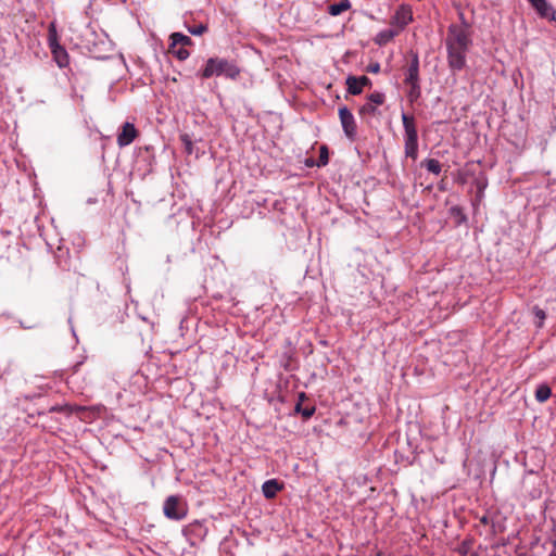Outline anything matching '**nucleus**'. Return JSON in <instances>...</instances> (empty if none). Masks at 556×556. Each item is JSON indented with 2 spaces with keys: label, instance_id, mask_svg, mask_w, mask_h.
I'll use <instances>...</instances> for the list:
<instances>
[{
  "label": "nucleus",
  "instance_id": "f257e3e1",
  "mask_svg": "<svg viewBox=\"0 0 556 556\" xmlns=\"http://www.w3.org/2000/svg\"><path fill=\"white\" fill-rule=\"evenodd\" d=\"M471 40L466 29L452 25L445 39L447 63L452 72H459L466 66V54Z\"/></svg>",
  "mask_w": 556,
  "mask_h": 556
},
{
  "label": "nucleus",
  "instance_id": "f03ea898",
  "mask_svg": "<svg viewBox=\"0 0 556 556\" xmlns=\"http://www.w3.org/2000/svg\"><path fill=\"white\" fill-rule=\"evenodd\" d=\"M241 73L240 67L235 61L223 59V58H210L200 76L204 79L213 76H224L228 79L236 80Z\"/></svg>",
  "mask_w": 556,
  "mask_h": 556
},
{
  "label": "nucleus",
  "instance_id": "7ed1b4c3",
  "mask_svg": "<svg viewBox=\"0 0 556 556\" xmlns=\"http://www.w3.org/2000/svg\"><path fill=\"white\" fill-rule=\"evenodd\" d=\"M402 122L405 130V155L415 161L418 156V132L415 118L412 115L403 113Z\"/></svg>",
  "mask_w": 556,
  "mask_h": 556
},
{
  "label": "nucleus",
  "instance_id": "20e7f679",
  "mask_svg": "<svg viewBox=\"0 0 556 556\" xmlns=\"http://www.w3.org/2000/svg\"><path fill=\"white\" fill-rule=\"evenodd\" d=\"M163 511L167 518L173 520H181L187 515L186 508L180 504V500L176 495H170L166 498Z\"/></svg>",
  "mask_w": 556,
  "mask_h": 556
},
{
  "label": "nucleus",
  "instance_id": "39448f33",
  "mask_svg": "<svg viewBox=\"0 0 556 556\" xmlns=\"http://www.w3.org/2000/svg\"><path fill=\"white\" fill-rule=\"evenodd\" d=\"M339 118L341 122V126L344 135L351 140L354 141L357 134V126L355 118L352 112L346 106H341L339 109Z\"/></svg>",
  "mask_w": 556,
  "mask_h": 556
},
{
  "label": "nucleus",
  "instance_id": "423d86ee",
  "mask_svg": "<svg viewBox=\"0 0 556 556\" xmlns=\"http://www.w3.org/2000/svg\"><path fill=\"white\" fill-rule=\"evenodd\" d=\"M412 8L408 4H401L392 16L390 24L401 31L412 22Z\"/></svg>",
  "mask_w": 556,
  "mask_h": 556
},
{
  "label": "nucleus",
  "instance_id": "0eeeda50",
  "mask_svg": "<svg viewBox=\"0 0 556 556\" xmlns=\"http://www.w3.org/2000/svg\"><path fill=\"white\" fill-rule=\"evenodd\" d=\"M138 136L135 125L126 122L122 125V129L117 135V144L121 148L129 146Z\"/></svg>",
  "mask_w": 556,
  "mask_h": 556
},
{
  "label": "nucleus",
  "instance_id": "6e6552de",
  "mask_svg": "<svg viewBox=\"0 0 556 556\" xmlns=\"http://www.w3.org/2000/svg\"><path fill=\"white\" fill-rule=\"evenodd\" d=\"M345 84L349 93L356 96L362 93L363 87H370L371 80L367 76H348Z\"/></svg>",
  "mask_w": 556,
  "mask_h": 556
},
{
  "label": "nucleus",
  "instance_id": "1a4fd4ad",
  "mask_svg": "<svg viewBox=\"0 0 556 556\" xmlns=\"http://www.w3.org/2000/svg\"><path fill=\"white\" fill-rule=\"evenodd\" d=\"M419 81V58L417 53H412L410 62L405 73V84Z\"/></svg>",
  "mask_w": 556,
  "mask_h": 556
},
{
  "label": "nucleus",
  "instance_id": "9d476101",
  "mask_svg": "<svg viewBox=\"0 0 556 556\" xmlns=\"http://www.w3.org/2000/svg\"><path fill=\"white\" fill-rule=\"evenodd\" d=\"M541 17L555 20V11L546 0H527Z\"/></svg>",
  "mask_w": 556,
  "mask_h": 556
},
{
  "label": "nucleus",
  "instance_id": "9b49d317",
  "mask_svg": "<svg viewBox=\"0 0 556 556\" xmlns=\"http://www.w3.org/2000/svg\"><path fill=\"white\" fill-rule=\"evenodd\" d=\"M50 50L59 67L63 68L68 65V53L61 45L50 47Z\"/></svg>",
  "mask_w": 556,
  "mask_h": 556
},
{
  "label": "nucleus",
  "instance_id": "f8f14e48",
  "mask_svg": "<svg viewBox=\"0 0 556 556\" xmlns=\"http://www.w3.org/2000/svg\"><path fill=\"white\" fill-rule=\"evenodd\" d=\"M280 490H282V484L276 479L267 480L262 485L263 494L268 500L274 498Z\"/></svg>",
  "mask_w": 556,
  "mask_h": 556
},
{
  "label": "nucleus",
  "instance_id": "ddd939ff",
  "mask_svg": "<svg viewBox=\"0 0 556 556\" xmlns=\"http://www.w3.org/2000/svg\"><path fill=\"white\" fill-rule=\"evenodd\" d=\"M399 30L397 29H384V30H381L379 31L376 37H375V42L379 46H384L387 45L389 41H391L395 36L399 35Z\"/></svg>",
  "mask_w": 556,
  "mask_h": 556
},
{
  "label": "nucleus",
  "instance_id": "4468645a",
  "mask_svg": "<svg viewBox=\"0 0 556 556\" xmlns=\"http://www.w3.org/2000/svg\"><path fill=\"white\" fill-rule=\"evenodd\" d=\"M299 397H300V401L304 400L305 399V393H303V392L300 393ZM295 412L300 413L305 419H308V418H311L314 415L315 407L314 406L302 407L301 402H299L295 405Z\"/></svg>",
  "mask_w": 556,
  "mask_h": 556
},
{
  "label": "nucleus",
  "instance_id": "2eb2a0df",
  "mask_svg": "<svg viewBox=\"0 0 556 556\" xmlns=\"http://www.w3.org/2000/svg\"><path fill=\"white\" fill-rule=\"evenodd\" d=\"M552 395V390L547 384H540L535 390V400L539 403L546 402Z\"/></svg>",
  "mask_w": 556,
  "mask_h": 556
},
{
  "label": "nucleus",
  "instance_id": "dca6fc26",
  "mask_svg": "<svg viewBox=\"0 0 556 556\" xmlns=\"http://www.w3.org/2000/svg\"><path fill=\"white\" fill-rule=\"evenodd\" d=\"M60 45L59 42V35L56 30V24L55 22H51L48 26V46L54 47Z\"/></svg>",
  "mask_w": 556,
  "mask_h": 556
},
{
  "label": "nucleus",
  "instance_id": "f3484780",
  "mask_svg": "<svg viewBox=\"0 0 556 556\" xmlns=\"http://www.w3.org/2000/svg\"><path fill=\"white\" fill-rule=\"evenodd\" d=\"M350 8V3L348 0L341 1L339 3L330 4L328 8V13L332 16L340 15L344 11Z\"/></svg>",
  "mask_w": 556,
  "mask_h": 556
},
{
  "label": "nucleus",
  "instance_id": "a211bd4d",
  "mask_svg": "<svg viewBox=\"0 0 556 556\" xmlns=\"http://www.w3.org/2000/svg\"><path fill=\"white\" fill-rule=\"evenodd\" d=\"M170 40H172V47H175L177 45H181L182 47L185 46H189L192 43V40L190 39V37L181 34V33H173L170 35Z\"/></svg>",
  "mask_w": 556,
  "mask_h": 556
},
{
  "label": "nucleus",
  "instance_id": "6ab92c4d",
  "mask_svg": "<svg viewBox=\"0 0 556 556\" xmlns=\"http://www.w3.org/2000/svg\"><path fill=\"white\" fill-rule=\"evenodd\" d=\"M421 166L426 167L428 172L440 175L441 173V164L435 159H427L424 162H421Z\"/></svg>",
  "mask_w": 556,
  "mask_h": 556
},
{
  "label": "nucleus",
  "instance_id": "aec40b11",
  "mask_svg": "<svg viewBox=\"0 0 556 556\" xmlns=\"http://www.w3.org/2000/svg\"><path fill=\"white\" fill-rule=\"evenodd\" d=\"M408 85H409V90H408L407 97H408L410 102H414L421 94L420 85H419V81L418 83H410Z\"/></svg>",
  "mask_w": 556,
  "mask_h": 556
},
{
  "label": "nucleus",
  "instance_id": "412c9836",
  "mask_svg": "<svg viewBox=\"0 0 556 556\" xmlns=\"http://www.w3.org/2000/svg\"><path fill=\"white\" fill-rule=\"evenodd\" d=\"M367 99L370 103H372L377 106V105H381L384 102L386 96L381 92L376 91V92L370 93Z\"/></svg>",
  "mask_w": 556,
  "mask_h": 556
},
{
  "label": "nucleus",
  "instance_id": "4be33fe9",
  "mask_svg": "<svg viewBox=\"0 0 556 556\" xmlns=\"http://www.w3.org/2000/svg\"><path fill=\"white\" fill-rule=\"evenodd\" d=\"M377 113V106L372 103H370L369 101L367 103H365L361 109H359V114L361 115H376Z\"/></svg>",
  "mask_w": 556,
  "mask_h": 556
},
{
  "label": "nucleus",
  "instance_id": "5701e85b",
  "mask_svg": "<svg viewBox=\"0 0 556 556\" xmlns=\"http://www.w3.org/2000/svg\"><path fill=\"white\" fill-rule=\"evenodd\" d=\"M188 30L190 34H192L194 36H199V35H202L203 33H205L207 30V27H206V25L199 24L197 26L189 27Z\"/></svg>",
  "mask_w": 556,
  "mask_h": 556
},
{
  "label": "nucleus",
  "instance_id": "b1692460",
  "mask_svg": "<svg viewBox=\"0 0 556 556\" xmlns=\"http://www.w3.org/2000/svg\"><path fill=\"white\" fill-rule=\"evenodd\" d=\"M532 312H533L534 316L536 318H539L540 323H539L538 326L541 327L543 320L546 318V313L542 308H540L539 306H534Z\"/></svg>",
  "mask_w": 556,
  "mask_h": 556
},
{
  "label": "nucleus",
  "instance_id": "393cba45",
  "mask_svg": "<svg viewBox=\"0 0 556 556\" xmlns=\"http://www.w3.org/2000/svg\"><path fill=\"white\" fill-rule=\"evenodd\" d=\"M327 163H328L327 148L326 147H321L320 155H319V161H318V166H325Z\"/></svg>",
  "mask_w": 556,
  "mask_h": 556
},
{
  "label": "nucleus",
  "instance_id": "a878e982",
  "mask_svg": "<svg viewBox=\"0 0 556 556\" xmlns=\"http://www.w3.org/2000/svg\"><path fill=\"white\" fill-rule=\"evenodd\" d=\"M174 53L181 61L186 60L190 55L189 51L187 49H185L184 47L179 48Z\"/></svg>",
  "mask_w": 556,
  "mask_h": 556
},
{
  "label": "nucleus",
  "instance_id": "bb28decb",
  "mask_svg": "<svg viewBox=\"0 0 556 556\" xmlns=\"http://www.w3.org/2000/svg\"><path fill=\"white\" fill-rule=\"evenodd\" d=\"M366 72L371 74H378L380 72V64L378 62H372L367 65Z\"/></svg>",
  "mask_w": 556,
  "mask_h": 556
},
{
  "label": "nucleus",
  "instance_id": "cd10ccee",
  "mask_svg": "<svg viewBox=\"0 0 556 556\" xmlns=\"http://www.w3.org/2000/svg\"><path fill=\"white\" fill-rule=\"evenodd\" d=\"M181 139H182V141L186 144V150L188 151V153H191L192 142L188 139V136L185 135V136L181 137Z\"/></svg>",
  "mask_w": 556,
  "mask_h": 556
},
{
  "label": "nucleus",
  "instance_id": "c85d7f7f",
  "mask_svg": "<svg viewBox=\"0 0 556 556\" xmlns=\"http://www.w3.org/2000/svg\"><path fill=\"white\" fill-rule=\"evenodd\" d=\"M451 212L453 215H460L462 216V219H465V216L462 214V208L458 207V206H453L451 208Z\"/></svg>",
  "mask_w": 556,
  "mask_h": 556
},
{
  "label": "nucleus",
  "instance_id": "c756f323",
  "mask_svg": "<svg viewBox=\"0 0 556 556\" xmlns=\"http://www.w3.org/2000/svg\"><path fill=\"white\" fill-rule=\"evenodd\" d=\"M477 186H478L479 191L482 192L483 189L485 188L486 184L478 180Z\"/></svg>",
  "mask_w": 556,
  "mask_h": 556
},
{
  "label": "nucleus",
  "instance_id": "7c9ffc66",
  "mask_svg": "<svg viewBox=\"0 0 556 556\" xmlns=\"http://www.w3.org/2000/svg\"><path fill=\"white\" fill-rule=\"evenodd\" d=\"M480 521H481V523L486 525V523L489 522V518H488V516H483V517H481Z\"/></svg>",
  "mask_w": 556,
  "mask_h": 556
},
{
  "label": "nucleus",
  "instance_id": "2f4dec72",
  "mask_svg": "<svg viewBox=\"0 0 556 556\" xmlns=\"http://www.w3.org/2000/svg\"><path fill=\"white\" fill-rule=\"evenodd\" d=\"M84 409H85V408H84V407H81V406H78V407H77V410H84Z\"/></svg>",
  "mask_w": 556,
  "mask_h": 556
}]
</instances>
